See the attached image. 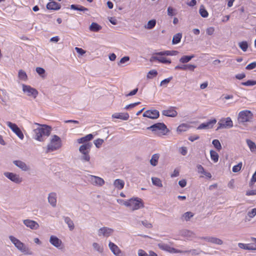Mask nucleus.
Segmentation results:
<instances>
[{
	"mask_svg": "<svg viewBox=\"0 0 256 256\" xmlns=\"http://www.w3.org/2000/svg\"><path fill=\"white\" fill-rule=\"evenodd\" d=\"M35 124L40 126L34 130V138L39 142H44L45 140V136H48L52 131L51 126L46 124H40L38 123H35Z\"/></svg>",
	"mask_w": 256,
	"mask_h": 256,
	"instance_id": "1",
	"label": "nucleus"
},
{
	"mask_svg": "<svg viewBox=\"0 0 256 256\" xmlns=\"http://www.w3.org/2000/svg\"><path fill=\"white\" fill-rule=\"evenodd\" d=\"M92 146L91 142H88L82 144L79 148V152L81 155L80 156V160L83 162H90V152Z\"/></svg>",
	"mask_w": 256,
	"mask_h": 256,
	"instance_id": "2",
	"label": "nucleus"
},
{
	"mask_svg": "<svg viewBox=\"0 0 256 256\" xmlns=\"http://www.w3.org/2000/svg\"><path fill=\"white\" fill-rule=\"evenodd\" d=\"M147 130H151L154 134L158 136L166 135L170 131L166 125L161 122H158L148 127Z\"/></svg>",
	"mask_w": 256,
	"mask_h": 256,
	"instance_id": "3",
	"label": "nucleus"
},
{
	"mask_svg": "<svg viewBox=\"0 0 256 256\" xmlns=\"http://www.w3.org/2000/svg\"><path fill=\"white\" fill-rule=\"evenodd\" d=\"M254 114L249 110L240 111L238 114V122L239 124L245 125L247 122H253Z\"/></svg>",
	"mask_w": 256,
	"mask_h": 256,
	"instance_id": "4",
	"label": "nucleus"
},
{
	"mask_svg": "<svg viewBox=\"0 0 256 256\" xmlns=\"http://www.w3.org/2000/svg\"><path fill=\"white\" fill-rule=\"evenodd\" d=\"M9 238L17 249L20 252L24 253V254H32V252L30 250L29 248L18 239L12 236H9Z\"/></svg>",
	"mask_w": 256,
	"mask_h": 256,
	"instance_id": "5",
	"label": "nucleus"
},
{
	"mask_svg": "<svg viewBox=\"0 0 256 256\" xmlns=\"http://www.w3.org/2000/svg\"><path fill=\"white\" fill-rule=\"evenodd\" d=\"M62 146V140L60 138L56 136H52L50 144L47 146L46 153H48L59 149Z\"/></svg>",
	"mask_w": 256,
	"mask_h": 256,
	"instance_id": "6",
	"label": "nucleus"
},
{
	"mask_svg": "<svg viewBox=\"0 0 256 256\" xmlns=\"http://www.w3.org/2000/svg\"><path fill=\"white\" fill-rule=\"evenodd\" d=\"M124 204L126 206L130 208L132 210L140 209L144 206L142 199L138 198H131L128 201L126 202Z\"/></svg>",
	"mask_w": 256,
	"mask_h": 256,
	"instance_id": "7",
	"label": "nucleus"
},
{
	"mask_svg": "<svg viewBox=\"0 0 256 256\" xmlns=\"http://www.w3.org/2000/svg\"><path fill=\"white\" fill-rule=\"evenodd\" d=\"M218 126L216 130L222 128H230L233 126V122L230 117L222 118L218 122Z\"/></svg>",
	"mask_w": 256,
	"mask_h": 256,
	"instance_id": "8",
	"label": "nucleus"
},
{
	"mask_svg": "<svg viewBox=\"0 0 256 256\" xmlns=\"http://www.w3.org/2000/svg\"><path fill=\"white\" fill-rule=\"evenodd\" d=\"M88 180L92 184L96 186H102L104 184V180L102 178L95 176L90 175Z\"/></svg>",
	"mask_w": 256,
	"mask_h": 256,
	"instance_id": "9",
	"label": "nucleus"
},
{
	"mask_svg": "<svg viewBox=\"0 0 256 256\" xmlns=\"http://www.w3.org/2000/svg\"><path fill=\"white\" fill-rule=\"evenodd\" d=\"M7 126L12 130V131L16 134L20 139L23 140L24 136L20 129L18 126L13 124L10 122H8Z\"/></svg>",
	"mask_w": 256,
	"mask_h": 256,
	"instance_id": "10",
	"label": "nucleus"
},
{
	"mask_svg": "<svg viewBox=\"0 0 256 256\" xmlns=\"http://www.w3.org/2000/svg\"><path fill=\"white\" fill-rule=\"evenodd\" d=\"M22 90L24 93H26L28 96H32L34 98H36L38 94V90L31 87L30 86L26 85L24 84H22Z\"/></svg>",
	"mask_w": 256,
	"mask_h": 256,
	"instance_id": "11",
	"label": "nucleus"
},
{
	"mask_svg": "<svg viewBox=\"0 0 256 256\" xmlns=\"http://www.w3.org/2000/svg\"><path fill=\"white\" fill-rule=\"evenodd\" d=\"M4 174L6 177L14 183L20 184L22 181V178H20L18 174L10 172H5Z\"/></svg>",
	"mask_w": 256,
	"mask_h": 256,
	"instance_id": "12",
	"label": "nucleus"
},
{
	"mask_svg": "<svg viewBox=\"0 0 256 256\" xmlns=\"http://www.w3.org/2000/svg\"><path fill=\"white\" fill-rule=\"evenodd\" d=\"M158 248L164 250L170 253H181V250H177L174 248L171 247L170 245L164 243H160L158 244Z\"/></svg>",
	"mask_w": 256,
	"mask_h": 256,
	"instance_id": "13",
	"label": "nucleus"
},
{
	"mask_svg": "<svg viewBox=\"0 0 256 256\" xmlns=\"http://www.w3.org/2000/svg\"><path fill=\"white\" fill-rule=\"evenodd\" d=\"M114 230L108 227H102L98 231V234L99 236L108 237L114 232Z\"/></svg>",
	"mask_w": 256,
	"mask_h": 256,
	"instance_id": "14",
	"label": "nucleus"
},
{
	"mask_svg": "<svg viewBox=\"0 0 256 256\" xmlns=\"http://www.w3.org/2000/svg\"><path fill=\"white\" fill-rule=\"evenodd\" d=\"M216 122V118H214L207 122H204L201 124L198 127V130H202V129H210L212 128Z\"/></svg>",
	"mask_w": 256,
	"mask_h": 256,
	"instance_id": "15",
	"label": "nucleus"
},
{
	"mask_svg": "<svg viewBox=\"0 0 256 256\" xmlns=\"http://www.w3.org/2000/svg\"><path fill=\"white\" fill-rule=\"evenodd\" d=\"M159 112L156 110H148L143 114V116L151 119H156L159 117Z\"/></svg>",
	"mask_w": 256,
	"mask_h": 256,
	"instance_id": "16",
	"label": "nucleus"
},
{
	"mask_svg": "<svg viewBox=\"0 0 256 256\" xmlns=\"http://www.w3.org/2000/svg\"><path fill=\"white\" fill-rule=\"evenodd\" d=\"M162 114L166 116L174 118L178 115V112L175 110V108L171 106L168 110H163Z\"/></svg>",
	"mask_w": 256,
	"mask_h": 256,
	"instance_id": "17",
	"label": "nucleus"
},
{
	"mask_svg": "<svg viewBox=\"0 0 256 256\" xmlns=\"http://www.w3.org/2000/svg\"><path fill=\"white\" fill-rule=\"evenodd\" d=\"M13 164L21 169L23 171H28L30 170V168L24 162L20 160H15L13 161Z\"/></svg>",
	"mask_w": 256,
	"mask_h": 256,
	"instance_id": "18",
	"label": "nucleus"
},
{
	"mask_svg": "<svg viewBox=\"0 0 256 256\" xmlns=\"http://www.w3.org/2000/svg\"><path fill=\"white\" fill-rule=\"evenodd\" d=\"M50 242L52 246L58 248H60L62 244V241L57 236H50Z\"/></svg>",
	"mask_w": 256,
	"mask_h": 256,
	"instance_id": "19",
	"label": "nucleus"
},
{
	"mask_svg": "<svg viewBox=\"0 0 256 256\" xmlns=\"http://www.w3.org/2000/svg\"><path fill=\"white\" fill-rule=\"evenodd\" d=\"M23 222L27 227L32 230H37L39 228L38 223L32 220H25L23 221Z\"/></svg>",
	"mask_w": 256,
	"mask_h": 256,
	"instance_id": "20",
	"label": "nucleus"
},
{
	"mask_svg": "<svg viewBox=\"0 0 256 256\" xmlns=\"http://www.w3.org/2000/svg\"><path fill=\"white\" fill-rule=\"evenodd\" d=\"M56 192H52L48 194V202L53 208L56 207Z\"/></svg>",
	"mask_w": 256,
	"mask_h": 256,
	"instance_id": "21",
	"label": "nucleus"
},
{
	"mask_svg": "<svg viewBox=\"0 0 256 256\" xmlns=\"http://www.w3.org/2000/svg\"><path fill=\"white\" fill-rule=\"evenodd\" d=\"M182 252L181 253L190 254L192 256H198L202 253L204 254H206L204 252H203L199 248L196 249H191L190 250H182Z\"/></svg>",
	"mask_w": 256,
	"mask_h": 256,
	"instance_id": "22",
	"label": "nucleus"
},
{
	"mask_svg": "<svg viewBox=\"0 0 256 256\" xmlns=\"http://www.w3.org/2000/svg\"><path fill=\"white\" fill-rule=\"evenodd\" d=\"M129 114L127 112H116L112 115V118H114L120 119L124 120H126L129 118Z\"/></svg>",
	"mask_w": 256,
	"mask_h": 256,
	"instance_id": "23",
	"label": "nucleus"
},
{
	"mask_svg": "<svg viewBox=\"0 0 256 256\" xmlns=\"http://www.w3.org/2000/svg\"><path fill=\"white\" fill-rule=\"evenodd\" d=\"M46 8L48 10H56L60 8V5L56 2L52 1L47 4Z\"/></svg>",
	"mask_w": 256,
	"mask_h": 256,
	"instance_id": "24",
	"label": "nucleus"
},
{
	"mask_svg": "<svg viewBox=\"0 0 256 256\" xmlns=\"http://www.w3.org/2000/svg\"><path fill=\"white\" fill-rule=\"evenodd\" d=\"M178 52L176 50H165L160 52H156L155 54L156 56H175L178 54Z\"/></svg>",
	"mask_w": 256,
	"mask_h": 256,
	"instance_id": "25",
	"label": "nucleus"
},
{
	"mask_svg": "<svg viewBox=\"0 0 256 256\" xmlns=\"http://www.w3.org/2000/svg\"><path fill=\"white\" fill-rule=\"evenodd\" d=\"M108 246L114 254H116L118 252H121V250L118 246L111 242H109Z\"/></svg>",
	"mask_w": 256,
	"mask_h": 256,
	"instance_id": "26",
	"label": "nucleus"
},
{
	"mask_svg": "<svg viewBox=\"0 0 256 256\" xmlns=\"http://www.w3.org/2000/svg\"><path fill=\"white\" fill-rule=\"evenodd\" d=\"M70 8L72 10H74L83 12H86L88 11V8H87L81 5L72 4V5H70Z\"/></svg>",
	"mask_w": 256,
	"mask_h": 256,
	"instance_id": "27",
	"label": "nucleus"
},
{
	"mask_svg": "<svg viewBox=\"0 0 256 256\" xmlns=\"http://www.w3.org/2000/svg\"><path fill=\"white\" fill-rule=\"evenodd\" d=\"M114 185L118 190H122L124 188V182L123 180L116 179L114 181Z\"/></svg>",
	"mask_w": 256,
	"mask_h": 256,
	"instance_id": "28",
	"label": "nucleus"
},
{
	"mask_svg": "<svg viewBox=\"0 0 256 256\" xmlns=\"http://www.w3.org/2000/svg\"><path fill=\"white\" fill-rule=\"evenodd\" d=\"M180 234L182 236L187 238H192L195 237V234L192 232L187 230H182L180 232Z\"/></svg>",
	"mask_w": 256,
	"mask_h": 256,
	"instance_id": "29",
	"label": "nucleus"
},
{
	"mask_svg": "<svg viewBox=\"0 0 256 256\" xmlns=\"http://www.w3.org/2000/svg\"><path fill=\"white\" fill-rule=\"evenodd\" d=\"M102 27L96 22H92L89 27L90 31L94 32H98L102 29Z\"/></svg>",
	"mask_w": 256,
	"mask_h": 256,
	"instance_id": "30",
	"label": "nucleus"
},
{
	"mask_svg": "<svg viewBox=\"0 0 256 256\" xmlns=\"http://www.w3.org/2000/svg\"><path fill=\"white\" fill-rule=\"evenodd\" d=\"M160 158V154H153L150 160V164L152 166H155L158 164V160Z\"/></svg>",
	"mask_w": 256,
	"mask_h": 256,
	"instance_id": "31",
	"label": "nucleus"
},
{
	"mask_svg": "<svg viewBox=\"0 0 256 256\" xmlns=\"http://www.w3.org/2000/svg\"><path fill=\"white\" fill-rule=\"evenodd\" d=\"M64 221L68 224L70 230L74 229V226L73 221L68 216H64Z\"/></svg>",
	"mask_w": 256,
	"mask_h": 256,
	"instance_id": "32",
	"label": "nucleus"
},
{
	"mask_svg": "<svg viewBox=\"0 0 256 256\" xmlns=\"http://www.w3.org/2000/svg\"><path fill=\"white\" fill-rule=\"evenodd\" d=\"M194 58V54H192L190 56H184L180 58L179 61L182 64H186L189 62Z\"/></svg>",
	"mask_w": 256,
	"mask_h": 256,
	"instance_id": "33",
	"label": "nucleus"
},
{
	"mask_svg": "<svg viewBox=\"0 0 256 256\" xmlns=\"http://www.w3.org/2000/svg\"><path fill=\"white\" fill-rule=\"evenodd\" d=\"M238 246L240 248L244 249V250H254L256 249V248H254L253 246L251 245L250 244H242V243H238Z\"/></svg>",
	"mask_w": 256,
	"mask_h": 256,
	"instance_id": "34",
	"label": "nucleus"
},
{
	"mask_svg": "<svg viewBox=\"0 0 256 256\" xmlns=\"http://www.w3.org/2000/svg\"><path fill=\"white\" fill-rule=\"evenodd\" d=\"M246 144L252 152H255L256 151V145L254 142L250 140H246Z\"/></svg>",
	"mask_w": 256,
	"mask_h": 256,
	"instance_id": "35",
	"label": "nucleus"
},
{
	"mask_svg": "<svg viewBox=\"0 0 256 256\" xmlns=\"http://www.w3.org/2000/svg\"><path fill=\"white\" fill-rule=\"evenodd\" d=\"M182 38V34L181 33H178L174 36L172 43V44H177L180 42Z\"/></svg>",
	"mask_w": 256,
	"mask_h": 256,
	"instance_id": "36",
	"label": "nucleus"
},
{
	"mask_svg": "<svg viewBox=\"0 0 256 256\" xmlns=\"http://www.w3.org/2000/svg\"><path fill=\"white\" fill-rule=\"evenodd\" d=\"M209 242L218 245H222L223 244V242L222 240L214 236H210Z\"/></svg>",
	"mask_w": 256,
	"mask_h": 256,
	"instance_id": "37",
	"label": "nucleus"
},
{
	"mask_svg": "<svg viewBox=\"0 0 256 256\" xmlns=\"http://www.w3.org/2000/svg\"><path fill=\"white\" fill-rule=\"evenodd\" d=\"M152 181L154 185L160 188L162 187V181L159 178L152 177Z\"/></svg>",
	"mask_w": 256,
	"mask_h": 256,
	"instance_id": "38",
	"label": "nucleus"
},
{
	"mask_svg": "<svg viewBox=\"0 0 256 256\" xmlns=\"http://www.w3.org/2000/svg\"><path fill=\"white\" fill-rule=\"evenodd\" d=\"M193 216L194 214L192 212H188L182 214V219L186 221H188Z\"/></svg>",
	"mask_w": 256,
	"mask_h": 256,
	"instance_id": "39",
	"label": "nucleus"
},
{
	"mask_svg": "<svg viewBox=\"0 0 256 256\" xmlns=\"http://www.w3.org/2000/svg\"><path fill=\"white\" fill-rule=\"evenodd\" d=\"M93 248L99 253L102 254L104 251L103 246L97 242H94L92 244Z\"/></svg>",
	"mask_w": 256,
	"mask_h": 256,
	"instance_id": "40",
	"label": "nucleus"
},
{
	"mask_svg": "<svg viewBox=\"0 0 256 256\" xmlns=\"http://www.w3.org/2000/svg\"><path fill=\"white\" fill-rule=\"evenodd\" d=\"M18 78L22 80L26 81L28 79V76L24 71L22 70H19L18 73Z\"/></svg>",
	"mask_w": 256,
	"mask_h": 256,
	"instance_id": "41",
	"label": "nucleus"
},
{
	"mask_svg": "<svg viewBox=\"0 0 256 256\" xmlns=\"http://www.w3.org/2000/svg\"><path fill=\"white\" fill-rule=\"evenodd\" d=\"M210 155L211 159L214 162H216L218 161L219 156H218V154L216 152H215L213 150H211L210 151Z\"/></svg>",
	"mask_w": 256,
	"mask_h": 256,
	"instance_id": "42",
	"label": "nucleus"
},
{
	"mask_svg": "<svg viewBox=\"0 0 256 256\" xmlns=\"http://www.w3.org/2000/svg\"><path fill=\"white\" fill-rule=\"evenodd\" d=\"M156 24V20H149L147 24V26H145V28L148 30H150L153 28Z\"/></svg>",
	"mask_w": 256,
	"mask_h": 256,
	"instance_id": "43",
	"label": "nucleus"
},
{
	"mask_svg": "<svg viewBox=\"0 0 256 256\" xmlns=\"http://www.w3.org/2000/svg\"><path fill=\"white\" fill-rule=\"evenodd\" d=\"M200 16L203 18H207L208 16V12L204 8V6L202 5L200 7Z\"/></svg>",
	"mask_w": 256,
	"mask_h": 256,
	"instance_id": "44",
	"label": "nucleus"
},
{
	"mask_svg": "<svg viewBox=\"0 0 256 256\" xmlns=\"http://www.w3.org/2000/svg\"><path fill=\"white\" fill-rule=\"evenodd\" d=\"M238 46L244 52H246L248 48V44L247 42L242 41L238 43Z\"/></svg>",
	"mask_w": 256,
	"mask_h": 256,
	"instance_id": "45",
	"label": "nucleus"
},
{
	"mask_svg": "<svg viewBox=\"0 0 256 256\" xmlns=\"http://www.w3.org/2000/svg\"><path fill=\"white\" fill-rule=\"evenodd\" d=\"M212 144L214 148L218 151L222 149V145L218 140H214L212 142Z\"/></svg>",
	"mask_w": 256,
	"mask_h": 256,
	"instance_id": "46",
	"label": "nucleus"
},
{
	"mask_svg": "<svg viewBox=\"0 0 256 256\" xmlns=\"http://www.w3.org/2000/svg\"><path fill=\"white\" fill-rule=\"evenodd\" d=\"M188 128L186 124H182L180 125L177 128V131L180 132H186Z\"/></svg>",
	"mask_w": 256,
	"mask_h": 256,
	"instance_id": "47",
	"label": "nucleus"
},
{
	"mask_svg": "<svg viewBox=\"0 0 256 256\" xmlns=\"http://www.w3.org/2000/svg\"><path fill=\"white\" fill-rule=\"evenodd\" d=\"M241 84L245 86H252L256 84V80H248L246 82H242Z\"/></svg>",
	"mask_w": 256,
	"mask_h": 256,
	"instance_id": "48",
	"label": "nucleus"
},
{
	"mask_svg": "<svg viewBox=\"0 0 256 256\" xmlns=\"http://www.w3.org/2000/svg\"><path fill=\"white\" fill-rule=\"evenodd\" d=\"M242 162H239L237 165H236L232 168V172H238L242 168Z\"/></svg>",
	"mask_w": 256,
	"mask_h": 256,
	"instance_id": "49",
	"label": "nucleus"
},
{
	"mask_svg": "<svg viewBox=\"0 0 256 256\" xmlns=\"http://www.w3.org/2000/svg\"><path fill=\"white\" fill-rule=\"evenodd\" d=\"M158 62L162 64H170L171 60H167L164 57H158Z\"/></svg>",
	"mask_w": 256,
	"mask_h": 256,
	"instance_id": "50",
	"label": "nucleus"
},
{
	"mask_svg": "<svg viewBox=\"0 0 256 256\" xmlns=\"http://www.w3.org/2000/svg\"><path fill=\"white\" fill-rule=\"evenodd\" d=\"M104 140L100 138H98L94 141V144L97 148H100Z\"/></svg>",
	"mask_w": 256,
	"mask_h": 256,
	"instance_id": "51",
	"label": "nucleus"
},
{
	"mask_svg": "<svg viewBox=\"0 0 256 256\" xmlns=\"http://www.w3.org/2000/svg\"><path fill=\"white\" fill-rule=\"evenodd\" d=\"M142 224L146 228H152V225L151 223L149 222L147 220H142L141 222Z\"/></svg>",
	"mask_w": 256,
	"mask_h": 256,
	"instance_id": "52",
	"label": "nucleus"
},
{
	"mask_svg": "<svg viewBox=\"0 0 256 256\" xmlns=\"http://www.w3.org/2000/svg\"><path fill=\"white\" fill-rule=\"evenodd\" d=\"M256 215V208H254L248 212V216L250 218H254Z\"/></svg>",
	"mask_w": 256,
	"mask_h": 256,
	"instance_id": "53",
	"label": "nucleus"
},
{
	"mask_svg": "<svg viewBox=\"0 0 256 256\" xmlns=\"http://www.w3.org/2000/svg\"><path fill=\"white\" fill-rule=\"evenodd\" d=\"M172 79V76L169 77V78H166V79L162 80L160 82V86H164V85L166 86V84H168Z\"/></svg>",
	"mask_w": 256,
	"mask_h": 256,
	"instance_id": "54",
	"label": "nucleus"
},
{
	"mask_svg": "<svg viewBox=\"0 0 256 256\" xmlns=\"http://www.w3.org/2000/svg\"><path fill=\"white\" fill-rule=\"evenodd\" d=\"M256 68V62H252L248 64L246 68L248 70H251Z\"/></svg>",
	"mask_w": 256,
	"mask_h": 256,
	"instance_id": "55",
	"label": "nucleus"
},
{
	"mask_svg": "<svg viewBox=\"0 0 256 256\" xmlns=\"http://www.w3.org/2000/svg\"><path fill=\"white\" fill-rule=\"evenodd\" d=\"M175 10H176L174 8L171 6H169L168 8V14L170 16H174L176 14V13L174 12Z\"/></svg>",
	"mask_w": 256,
	"mask_h": 256,
	"instance_id": "56",
	"label": "nucleus"
},
{
	"mask_svg": "<svg viewBox=\"0 0 256 256\" xmlns=\"http://www.w3.org/2000/svg\"><path fill=\"white\" fill-rule=\"evenodd\" d=\"M140 102H136L133 104H130L128 105H127L125 108L124 109L126 110H128L130 108H134L137 105L139 104Z\"/></svg>",
	"mask_w": 256,
	"mask_h": 256,
	"instance_id": "57",
	"label": "nucleus"
},
{
	"mask_svg": "<svg viewBox=\"0 0 256 256\" xmlns=\"http://www.w3.org/2000/svg\"><path fill=\"white\" fill-rule=\"evenodd\" d=\"M129 60H130V57L128 56H125L120 59V62L118 63V65H120V64L126 63V62L129 61Z\"/></svg>",
	"mask_w": 256,
	"mask_h": 256,
	"instance_id": "58",
	"label": "nucleus"
},
{
	"mask_svg": "<svg viewBox=\"0 0 256 256\" xmlns=\"http://www.w3.org/2000/svg\"><path fill=\"white\" fill-rule=\"evenodd\" d=\"M157 74H158L157 71L156 70H150L148 72L147 76L148 78H152V76H150V75H152V76H156Z\"/></svg>",
	"mask_w": 256,
	"mask_h": 256,
	"instance_id": "59",
	"label": "nucleus"
},
{
	"mask_svg": "<svg viewBox=\"0 0 256 256\" xmlns=\"http://www.w3.org/2000/svg\"><path fill=\"white\" fill-rule=\"evenodd\" d=\"M256 182V170L255 172L253 174L252 178L250 180V181L249 184L250 186H252Z\"/></svg>",
	"mask_w": 256,
	"mask_h": 256,
	"instance_id": "60",
	"label": "nucleus"
},
{
	"mask_svg": "<svg viewBox=\"0 0 256 256\" xmlns=\"http://www.w3.org/2000/svg\"><path fill=\"white\" fill-rule=\"evenodd\" d=\"M138 256H150V252L148 254L144 250H138Z\"/></svg>",
	"mask_w": 256,
	"mask_h": 256,
	"instance_id": "61",
	"label": "nucleus"
},
{
	"mask_svg": "<svg viewBox=\"0 0 256 256\" xmlns=\"http://www.w3.org/2000/svg\"><path fill=\"white\" fill-rule=\"evenodd\" d=\"M36 72L38 74L42 76L44 74L45 70L42 68L38 67L36 68Z\"/></svg>",
	"mask_w": 256,
	"mask_h": 256,
	"instance_id": "62",
	"label": "nucleus"
},
{
	"mask_svg": "<svg viewBox=\"0 0 256 256\" xmlns=\"http://www.w3.org/2000/svg\"><path fill=\"white\" fill-rule=\"evenodd\" d=\"M196 68V66L194 64H186V70L190 71H194V69Z\"/></svg>",
	"mask_w": 256,
	"mask_h": 256,
	"instance_id": "63",
	"label": "nucleus"
},
{
	"mask_svg": "<svg viewBox=\"0 0 256 256\" xmlns=\"http://www.w3.org/2000/svg\"><path fill=\"white\" fill-rule=\"evenodd\" d=\"M196 168L198 173L203 174L204 172V169L202 165L198 164Z\"/></svg>",
	"mask_w": 256,
	"mask_h": 256,
	"instance_id": "64",
	"label": "nucleus"
}]
</instances>
